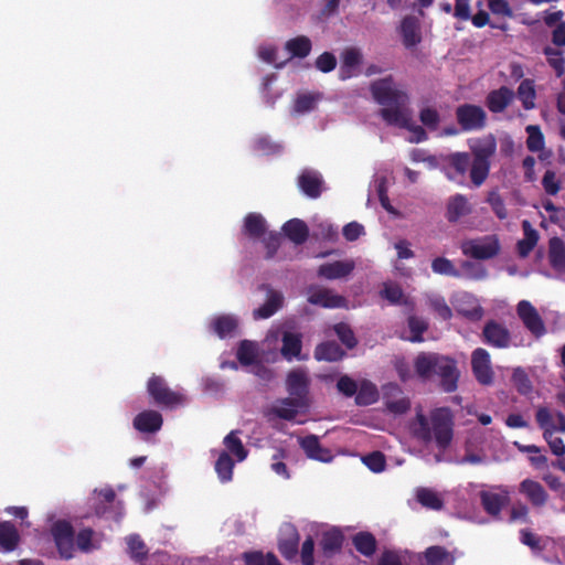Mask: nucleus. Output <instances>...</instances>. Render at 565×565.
I'll return each instance as SVG.
<instances>
[{"mask_svg": "<svg viewBox=\"0 0 565 565\" xmlns=\"http://www.w3.org/2000/svg\"><path fill=\"white\" fill-rule=\"evenodd\" d=\"M469 152H452L441 157V170L450 181H459L467 171L471 183L479 188L488 179L491 160L497 151V140L492 134L469 141Z\"/></svg>", "mask_w": 565, "mask_h": 565, "instance_id": "f257e3e1", "label": "nucleus"}, {"mask_svg": "<svg viewBox=\"0 0 565 565\" xmlns=\"http://www.w3.org/2000/svg\"><path fill=\"white\" fill-rule=\"evenodd\" d=\"M370 92L374 100L384 106L380 109V116L386 124L407 127V116L403 107L408 103L409 97L392 75L372 82Z\"/></svg>", "mask_w": 565, "mask_h": 565, "instance_id": "f03ea898", "label": "nucleus"}, {"mask_svg": "<svg viewBox=\"0 0 565 565\" xmlns=\"http://www.w3.org/2000/svg\"><path fill=\"white\" fill-rule=\"evenodd\" d=\"M417 375L428 379L431 374L440 377L444 392L451 393L458 387L459 371L454 359L437 353H420L414 362Z\"/></svg>", "mask_w": 565, "mask_h": 565, "instance_id": "7ed1b4c3", "label": "nucleus"}, {"mask_svg": "<svg viewBox=\"0 0 565 565\" xmlns=\"http://www.w3.org/2000/svg\"><path fill=\"white\" fill-rule=\"evenodd\" d=\"M147 392L156 405L168 409L183 405L186 399L183 393L171 390L167 381L157 374L148 379Z\"/></svg>", "mask_w": 565, "mask_h": 565, "instance_id": "20e7f679", "label": "nucleus"}, {"mask_svg": "<svg viewBox=\"0 0 565 565\" xmlns=\"http://www.w3.org/2000/svg\"><path fill=\"white\" fill-rule=\"evenodd\" d=\"M430 423L433 438L437 447L441 450L447 449L454 437V419L448 407H440L431 412Z\"/></svg>", "mask_w": 565, "mask_h": 565, "instance_id": "39448f33", "label": "nucleus"}, {"mask_svg": "<svg viewBox=\"0 0 565 565\" xmlns=\"http://www.w3.org/2000/svg\"><path fill=\"white\" fill-rule=\"evenodd\" d=\"M461 252L473 259L487 260L495 257L501 249L497 235H487L479 238L466 239L461 243Z\"/></svg>", "mask_w": 565, "mask_h": 565, "instance_id": "423d86ee", "label": "nucleus"}, {"mask_svg": "<svg viewBox=\"0 0 565 565\" xmlns=\"http://www.w3.org/2000/svg\"><path fill=\"white\" fill-rule=\"evenodd\" d=\"M455 115L462 131L482 130L487 126V113L481 106L461 104L456 108Z\"/></svg>", "mask_w": 565, "mask_h": 565, "instance_id": "0eeeda50", "label": "nucleus"}, {"mask_svg": "<svg viewBox=\"0 0 565 565\" xmlns=\"http://www.w3.org/2000/svg\"><path fill=\"white\" fill-rule=\"evenodd\" d=\"M516 313L524 327L535 338H541L546 333V328L542 317L530 301L521 300L516 306Z\"/></svg>", "mask_w": 565, "mask_h": 565, "instance_id": "6e6552de", "label": "nucleus"}, {"mask_svg": "<svg viewBox=\"0 0 565 565\" xmlns=\"http://www.w3.org/2000/svg\"><path fill=\"white\" fill-rule=\"evenodd\" d=\"M481 338L486 344L497 349H505L511 344V333L508 328L493 319L484 323Z\"/></svg>", "mask_w": 565, "mask_h": 565, "instance_id": "1a4fd4ad", "label": "nucleus"}, {"mask_svg": "<svg viewBox=\"0 0 565 565\" xmlns=\"http://www.w3.org/2000/svg\"><path fill=\"white\" fill-rule=\"evenodd\" d=\"M471 367L476 380L481 385H490L493 382V371L489 352L483 348H477L471 354Z\"/></svg>", "mask_w": 565, "mask_h": 565, "instance_id": "9d476101", "label": "nucleus"}, {"mask_svg": "<svg viewBox=\"0 0 565 565\" xmlns=\"http://www.w3.org/2000/svg\"><path fill=\"white\" fill-rule=\"evenodd\" d=\"M308 302L329 309L347 307V299L343 296L320 286H310L308 288Z\"/></svg>", "mask_w": 565, "mask_h": 565, "instance_id": "9b49d317", "label": "nucleus"}, {"mask_svg": "<svg viewBox=\"0 0 565 565\" xmlns=\"http://www.w3.org/2000/svg\"><path fill=\"white\" fill-rule=\"evenodd\" d=\"M479 495L486 513L500 520L502 509L510 503V491L507 488H501L500 492L481 491Z\"/></svg>", "mask_w": 565, "mask_h": 565, "instance_id": "f8f14e48", "label": "nucleus"}, {"mask_svg": "<svg viewBox=\"0 0 565 565\" xmlns=\"http://www.w3.org/2000/svg\"><path fill=\"white\" fill-rule=\"evenodd\" d=\"M300 535L297 527L291 523H286L280 530L278 540V551L284 558L292 561L299 553Z\"/></svg>", "mask_w": 565, "mask_h": 565, "instance_id": "ddd939ff", "label": "nucleus"}, {"mask_svg": "<svg viewBox=\"0 0 565 565\" xmlns=\"http://www.w3.org/2000/svg\"><path fill=\"white\" fill-rule=\"evenodd\" d=\"M259 289L266 291L267 299L264 305L253 311V317L255 320L270 318L284 305V296L280 291L275 290L266 284L260 285Z\"/></svg>", "mask_w": 565, "mask_h": 565, "instance_id": "4468645a", "label": "nucleus"}, {"mask_svg": "<svg viewBox=\"0 0 565 565\" xmlns=\"http://www.w3.org/2000/svg\"><path fill=\"white\" fill-rule=\"evenodd\" d=\"M519 491L534 508L544 507L550 498L547 491L539 481L529 478L520 482Z\"/></svg>", "mask_w": 565, "mask_h": 565, "instance_id": "2eb2a0df", "label": "nucleus"}, {"mask_svg": "<svg viewBox=\"0 0 565 565\" xmlns=\"http://www.w3.org/2000/svg\"><path fill=\"white\" fill-rule=\"evenodd\" d=\"M515 97L514 92L508 86H501L498 89H493L486 96V107L492 114L503 113L513 102Z\"/></svg>", "mask_w": 565, "mask_h": 565, "instance_id": "dca6fc26", "label": "nucleus"}, {"mask_svg": "<svg viewBox=\"0 0 565 565\" xmlns=\"http://www.w3.org/2000/svg\"><path fill=\"white\" fill-rule=\"evenodd\" d=\"M299 445L309 459L321 462H330L333 459L331 450L324 448L316 435H308L301 438Z\"/></svg>", "mask_w": 565, "mask_h": 565, "instance_id": "f3484780", "label": "nucleus"}, {"mask_svg": "<svg viewBox=\"0 0 565 565\" xmlns=\"http://www.w3.org/2000/svg\"><path fill=\"white\" fill-rule=\"evenodd\" d=\"M286 386L289 395L294 398H300L307 403V395L309 393V379L305 371L294 370L288 373Z\"/></svg>", "mask_w": 565, "mask_h": 565, "instance_id": "a211bd4d", "label": "nucleus"}, {"mask_svg": "<svg viewBox=\"0 0 565 565\" xmlns=\"http://www.w3.org/2000/svg\"><path fill=\"white\" fill-rule=\"evenodd\" d=\"M132 424L135 429L140 433L152 434L161 429L163 418L159 412L147 409L137 414Z\"/></svg>", "mask_w": 565, "mask_h": 565, "instance_id": "6ab92c4d", "label": "nucleus"}, {"mask_svg": "<svg viewBox=\"0 0 565 565\" xmlns=\"http://www.w3.org/2000/svg\"><path fill=\"white\" fill-rule=\"evenodd\" d=\"M322 178L319 172L303 170L298 177V186L308 198L317 199L322 192Z\"/></svg>", "mask_w": 565, "mask_h": 565, "instance_id": "aec40b11", "label": "nucleus"}, {"mask_svg": "<svg viewBox=\"0 0 565 565\" xmlns=\"http://www.w3.org/2000/svg\"><path fill=\"white\" fill-rule=\"evenodd\" d=\"M354 266V262L352 260L324 263L319 266L318 276L329 280L344 278L353 271Z\"/></svg>", "mask_w": 565, "mask_h": 565, "instance_id": "412c9836", "label": "nucleus"}, {"mask_svg": "<svg viewBox=\"0 0 565 565\" xmlns=\"http://www.w3.org/2000/svg\"><path fill=\"white\" fill-rule=\"evenodd\" d=\"M401 35L405 47L416 46L422 41L420 29L417 18L407 15L401 23Z\"/></svg>", "mask_w": 565, "mask_h": 565, "instance_id": "4be33fe9", "label": "nucleus"}, {"mask_svg": "<svg viewBox=\"0 0 565 565\" xmlns=\"http://www.w3.org/2000/svg\"><path fill=\"white\" fill-rule=\"evenodd\" d=\"M362 62V54L361 52L355 47L347 49L342 53V64L340 66L339 71V77L342 81L349 79L355 75L358 66Z\"/></svg>", "mask_w": 565, "mask_h": 565, "instance_id": "5701e85b", "label": "nucleus"}, {"mask_svg": "<svg viewBox=\"0 0 565 565\" xmlns=\"http://www.w3.org/2000/svg\"><path fill=\"white\" fill-rule=\"evenodd\" d=\"M307 406V403L300 398L286 397L279 401V405L271 408V413L285 420H292L299 413V408Z\"/></svg>", "mask_w": 565, "mask_h": 565, "instance_id": "b1692460", "label": "nucleus"}, {"mask_svg": "<svg viewBox=\"0 0 565 565\" xmlns=\"http://www.w3.org/2000/svg\"><path fill=\"white\" fill-rule=\"evenodd\" d=\"M548 262L554 270L565 273V243L557 236L548 241Z\"/></svg>", "mask_w": 565, "mask_h": 565, "instance_id": "393cba45", "label": "nucleus"}, {"mask_svg": "<svg viewBox=\"0 0 565 565\" xmlns=\"http://www.w3.org/2000/svg\"><path fill=\"white\" fill-rule=\"evenodd\" d=\"M380 296L391 305H402L409 308V310L414 309L413 300L404 295L402 287L396 282H384Z\"/></svg>", "mask_w": 565, "mask_h": 565, "instance_id": "a878e982", "label": "nucleus"}, {"mask_svg": "<svg viewBox=\"0 0 565 565\" xmlns=\"http://www.w3.org/2000/svg\"><path fill=\"white\" fill-rule=\"evenodd\" d=\"M285 235L296 245H301L309 237V228L305 221L291 218L282 225Z\"/></svg>", "mask_w": 565, "mask_h": 565, "instance_id": "bb28decb", "label": "nucleus"}, {"mask_svg": "<svg viewBox=\"0 0 565 565\" xmlns=\"http://www.w3.org/2000/svg\"><path fill=\"white\" fill-rule=\"evenodd\" d=\"M469 213L470 206L465 195L456 194L449 199L446 211L448 222L456 223Z\"/></svg>", "mask_w": 565, "mask_h": 565, "instance_id": "cd10ccee", "label": "nucleus"}, {"mask_svg": "<svg viewBox=\"0 0 565 565\" xmlns=\"http://www.w3.org/2000/svg\"><path fill=\"white\" fill-rule=\"evenodd\" d=\"M313 355L318 361L337 362L343 359L345 352L335 341H326L316 347Z\"/></svg>", "mask_w": 565, "mask_h": 565, "instance_id": "c85d7f7f", "label": "nucleus"}, {"mask_svg": "<svg viewBox=\"0 0 565 565\" xmlns=\"http://www.w3.org/2000/svg\"><path fill=\"white\" fill-rule=\"evenodd\" d=\"M524 238L516 244V250L520 257L525 258L533 250L539 241V233L531 226L529 221L522 222Z\"/></svg>", "mask_w": 565, "mask_h": 565, "instance_id": "c756f323", "label": "nucleus"}, {"mask_svg": "<svg viewBox=\"0 0 565 565\" xmlns=\"http://www.w3.org/2000/svg\"><path fill=\"white\" fill-rule=\"evenodd\" d=\"M424 556L427 565H454L456 561L451 552L439 545L427 547Z\"/></svg>", "mask_w": 565, "mask_h": 565, "instance_id": "7c9ffc66", "label": "nucleus"}, {"mask_svg": "<svg viewBox=\"0 0 565 565\" xmlns=\"http://www.w3.org/2000/svg\"><path fill=\"white\" fill-rule=\"evenodd\" d=\"M20 542V535L15 525L9 521L0 522V546L6 552H12Z\"/></svg>", "mask_w": 565, "mask_h": 565, "instance_id": "2f4dec72", "label": "nucleus"}, {"mask_svg": "<svg viewBox=\"0 0 565 565\" xmlns=\"http://www.w3.org/2000/svg\"><path fill=\"white\" fill-rule=\"evenodd\" d=\"M355 404L359 406H369L377 402L379 391L374 383L364 380L358 385V392L355 393Z\"/></svg>", "mask_w": 565, "mask_h": 565, "instance_id": "473e14b6", "label": "nucleus"}, {"mask_svg": "<svg viewBox=\"0 0 565 565\" xmlns=\"http://www.w3.org/2000/svg\"><path fill=\"white\" fill-rule=\"evenodd\" d=\"M281 342V354L285 359L291 361L295 358H299L302 348L300 334L285 332Z\"/></svg>", "mask_w": 565, "mask_h": 565, "instance_id": "72a5a7b5", "label": "nucleus"}, {"mask_svg": "<svg viewBox=\"0 0 565 565\" xmlns=\"http://www.w3.org/2000/svg\"><path fill=\"white\" fill-rule=\"evenodd\" d=\"M342 544L343 535L338 530L324 532L320 541V546L326 557H331L340 552Z\"/></svg>", "mask_w": 565, "mask_h": 565, "instance_id": "f704fd0d", "label": "nucleus"}, {"mask_svg": "<svg viewBox=\"0 0 565 565\" xmlns=\"http://www.w3.org/2000/svg\"><path fill=\"white\" fill-rule=\"evenodd\" d=\"M267 231L265 218L258 213H248L244 218V232L252 238H260Z\"/></svg>", "mask_w": 565, "mask_h": 565, "instance_id": "c9c22d12", "label": "nucleus"}, {"mask_svg": "<svg viewBox=\"0 0 565 565\" xmlns=\"http://www.w3.org/2000/svg\"><path fill=\"white\" fill-rule=\"evenodd\" d=\"M352 543L355 550L366 557L372 556L377 546L375 536L371 532L364 531L356 533L352 539Z\"/></svg>", "mask_w": 565, "mask_h": 565, "instance_id": "e433bc0d", "label": "nucleus"}, {"mask_svg": "<svg viewBox=\"0 0 565 565\" xmlns=\"http://www.w3.org/2000/svg\"><path fill=\"white\" fill-rule=\"evenodd\" d=\"M212 330L216 333L221 339L226 337H232L235 330L237 329L238 321L235 317L230 315H222L216 317L212 321Z\"/></svg>", "mask_w": 565, "mask_h": 565, "instance_id": "4c0bfd02", "label": "nucleus"}, {"mask_svg": "<svg viewBox=\"0 0 565 565\" xmlns=\"http://www.w3.org/2000/svg\"><path fill=\"white\" fill-rule=\"evenodd\" d=\"M311 41L306 35H298L286 42V50L290 53L292 57H307L311 52Z\"/></svg>", "mask_w": 565, "mask_h": 565, "instance_id": "58836bf2", "label": "nucleus"}, {"mask_svg": "<svg viewBox=\"0 0 565 565\" xmlns=\"http://www.w3.org/2000/svg\"><path fill=\"white\" fill-rule=\"evenodd\" d=\"M516 94L525 110H530L535 107L534 100L536 97V93L534 82L532 79L526 78L522 81L518 87Z\"/></svg>", "mask_w": 565, "mask_h": 565, "instance_id": "ea45409f", "label": "nucleus"}, {"mask_svg": "<svg viewBox=\"0 0 565 565\" xmlns=\"http://www.w3.org/2000/svg\"><path fill=\"white\" fill-rule=\"evenodd\" d=\"M237 434V430H232L230 434H227L224 438V445L227 449L226 452L235 456L238 461H243L246 459L248 451L244 447Z\"/></svg>", "mask_w": 565, "mask_h": 565, "instance_id": "a19ab883", "label": "nucleus"}, {"mask_svg": "<svg viewBox=\"0 0 565 565\" xmlns=\"http://www.w3.org/2000/svg\"><path fill=\"white\" fill-rule=\"evenodd\" d=\"M416 499L423 507L430 510L439 511L444 508L443 499L437 492L428 488L419 489L417 491Z\"/></svg>", "mask_w": 565, "mask_h": 565, "instance_id": "79ce46f5", "label": "nucleus"}, {"mask_svg": "<svg viewBox=\"0 0 565 565\" xmlns=\"http://www.w3.org/2000/svg\"><path fill=\"white\" fill-rule=\"evenodd\" d=\"M234 461L230 454L222 451L215 462V471L222 482H228L233 478Z\"/></svg>", "mask_w": 565, "mask_h": 565, "instance_id": "37998d69", "label": "nucleus"}, {"mask_svg": "<svg viewBox=\"0 0 565 565\" xmlns=\"http://www.w3.org/2000/svg\"><path fill=\"white\" fill-rule=\"evenodd\" d=\"M236 358L244 366L254 364L257 359V345L249 340H243L238 345Z\"/></svg>", "mask_w": 565, "mask_h": 565, "instance_id": "c03bdc74", "label": "nucleus"}, {"mask_svg": "<svg viewBox=\"0 0 565 565\" xmlns=\"http://www.w3.org/2000/svg\"><path fill=\"white\" fill-rule=\"evenodd\" d=\"M543 53L546 56L550 66L555 71L556 76H563L565 73V58L563 56V52L551 46H545L543 49Z\"/></svg>", "mask_w": 565, "mask_h": 565, "instance_id": "a18cd8bd", "label": "nucleus"}, {"mask_svg": "<svg viewBox=\"0 0 565 565\" xmlns=\"http://www.w3.org/2000/svg\"><path fill=\"white\" fill-rule=\"evenodd\" d=\"M407 326L411 331L409 340L412 342H423L424 341L423 334H424V332L427 331L428 323L424 319H422L417 316L411 315L407 319Z\"/></svg>", "mask_w": 565, "mask_h": 565, "instance_id": "49530a36", "label": "nucleus"}, {"mask_svg": "<svg viewBox=\"0 0 565 565\" xmlns=\"http://www.w3.org/2000/svg\"><path fill=\"white\" fill-rule=\"evenodd\" d=\"M116 499V492L113 488L107 487L100 489L97 492L98 502L95 504V513L97 515H105L108 511V507L114 503Z\"/></svg>", "mask_w": 565, "mask_h": 565, "instance_id": "de8ad7c7", "label": "nucleus"}, {"mask_svg": "<svg viewBox=\"0 0 565 565\" xmlns=\"http://www.w3.org/2000/svg\"><path fill=\"white\" fill-rule=\"evenodd\" d=\"M527 139L526 147L531 152H537L544 148V136L541 128L535 125H529L526 127Z\"/></svg>", "mask_w": 565, "mask_h": 565, "instance_id": "09e8293b", "label": "nucleus"}, {"mask_svg": "<svg viewBox=\"0 0 565 565\" xmlns=\"http://www.w3.org/2000/svg\"><path fill=\"white\" fill-rule=\"evenodd\" d=\"M431 269L435 274L460 277V271L455 267L452 262L446 257H436L431 262Z\"/></svg>", "mask_w": 565, "mask_h": 565, "instance_id": "8fccbe9b", "label": "nucleus"}, {"mask_svg": "<svg viewBox=\"0 0 565 565\" xmlns=\"http://www.w3.org/2000/svg\"><path fill=\"white\" fill-rule=\"evenodd\" d=\"M334 332L342 344H344L349 350H352L358 345L355 334L348 323H337L334 326Z\"/></svg>", "mask_w": 565, "mask_h": 565, "instance_id": "3c124183", "label": "nucleus"}, {"mask_svg": "<svg viewBox=\"0 0 565 565\" xmlns=\"http://www.w3.org/2000/svg\"><path fill=\"white\" fill-rule=\"evenodd\" d=\"M127 545L130 556L136 561H142L147 557L148 551L145 542L139 535H130L127 539Z\"/></svg>", "mask_w": 565, "mask_h": 565, "instance_id": "603ef678", "label": "nucleus"}, {"mask_svg": "<svg viewBox=\"0 0 565 565\" xmlns=\"http://www.w3.org/2000/svg\"><path fill=\"white\" fill-rule=\"evenodd\" d=\"M420 122L429 130H436L440 122V115L434 107H424L419 111Z\"/></svg>", "mask_w": 565, "mask_h": 565, "instance_id": "864d4df0", "label": "nucleus"}, {"mask_svg": "<svg viewBox=\"0 0 565 565\" xmlns=\"http://www.w3.org/2000/svg\"><path fill=\"white\" fill-rule=\"evenodd\" d=\"M245 562L246 565H281L273 553H268L265 556L260 552L246 553Z\"/></svg>", "mask_w": 565, "mask_h": 565, "instance_id": "5fc2aeb1", "label": "nucleus"}, {"mask_svg": "<svg viewBox=\"0 0 565 565\" xmlns=\"http://www.w3.org/2000/svg\"><path fill=\"white\" fill-rule=\"evenodd\" d=\"M364 465L373 472H382L386 467V458L381 451H373L363 457Z\"/></svg>", "mask_w": 565, "mask_h": 565, "instance_id": "6e6d98bb", "label": "nucleus"}, {"mask_svg": "<svg viewBox=\"0 0 565 565\" xmlns=\"http://www.w3.org/2000/svg\"><path fill=\"white\" fill-rule=\"evenodd\" d=\"M535 419L540 428L543 429V434L556 431V424L548 408L540 407L535 414Z\"/></svg>", "mask_w": 565, "mask_h": 565, "instance_id": "4d7b16f0", "label": "nucleus"}, {"mask_svg": "<svg viewBox=\"0 0 565 565\" xmlns=\"http://www.w3.org/2000/svg\"><path fill=\"white\" fill-rule=\"evenodd\" d=\"M54 541H61L65 539H71L75 536L74 529L68 521L58 520L56 521L51 529Z\"/></svg>", "mask_w": 565, "mask_h": 565, "instance_id": "13d9d810", "label": "nucleus"}, {"mask_svg": "<svg viewBox=\"0 0 565 565\" xmlns=\"http://www.w3.org/2000/svg\"><path fill=\"white\" fill-rule=\"evenodd\" d=\"M429 307L440 317L443 320H450L452 311L447 305L446 300L441 296H433L428 300Z\"/></svg>", "mask_w": 565, "mask_h": 565, "instance_id": "bf43d9fd", "label": "nucleus"}, {"mask_svg": "<svg viewBox=\"0 0 565 565\" xmlns=\"http://www.w3.org/2000/svg\"><path fill=\"white\" fill-rule=\"evenodd\" d=\"M254 148L263 154H276L282 150V146L273 141L269 137L257 138L254 142Z\"/></svg>", "mask_w": 565, "mask_h": 565, "instance_id": "052dcab7", "label": "nucleus"}, {"mask_svg": "<svg viewBox=\"0 0 565 565\" xmlns=\"http://www.w3.org/2000/svg\"><path fill=\"white\" fill-rule=\"evenodd\" d=\"M520 541L522 544L529 546L533 552L540 553L544 550L541 537L529 529H522L520 531Z\"/></svg>", "mask_w": 565, "mask_h": 565, "instance_id": "680f3d73", "label": "nucleus"}, {"mask_svg": "<svg viewBox=\"0 0 565 565\" xmlns=\"http://www.w3.org/2000/svg\"><path fill=\"white\" fill-rule=\"evenodd\" d=\"M93 536L94 531L90 527L82 529L76 536H74L75 543L79 551L88 553L93 550Z\"/></svg>", "mask_w": 565, "mask_h": 565, "instance_id": "e2e57ef3", "label": "nucleus"}, {"mask_svg": "<svg viewBox=\"0 0 565 565\" xmlns=\"http://www.w3.org/2000/svg\"><path fill=\"white\" fill-rule=\"evenodd\" d=\"M418 428L415 430V436L424 443L433 440L431 423L423 414H417Z\"/></svg>", "mask_w": 565, "mask_h": 565, "instance_id": "0e129e2a", "label": "nucleus"}, {"mask_svg": "<svg viewBox=\"0 0 565 565\" xmlns=\"http://www.w3.org/2000/svg\"><path fill=\"white\" fill-rule=\"evenodd\" d=\"M488 8L494 15H501L505 18H513L514 12L508 0H487Z\"/></svg>", "mask_w": 565, "mask_h": 565, "instance_id": "69168bd1", "label": "nucleus"}, {"mask_svg": "<svg viewBox=\"0 0 565 565\" xmlns=\"http://www.w3.org/2000/svg\"><path fill=\"white\" fill-rule=\"evenodd\" d=\"M385 406L390 413L395 415H403L407 413L411 408V401L408 397H401L397 399L386 398Z\"/></svg>", "mask_w": 565, "mask_h": 565, "instance_id": "338daca9", "label": "nucleus"}, {"mask_svg": "<svg viewBox=\"0 0 565 565\" xmlns=\"http://www.w3.org/2000/svg\"><path fill=\"white\" fill-rule=\"evenodd\" d=\"M542 185L548 195H556L561 190V182L556 179V173L553 170H547L544 173Z\"/></svg>", "mask_w": 565, "mask_h": 565, "instance_id": "774afa93", "label": "nucleus"}]
</instances>
